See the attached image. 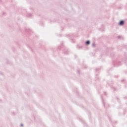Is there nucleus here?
Instances as JSON below:
<instances>
[{
    "instance_id": "1",
    "label": "nucleus",
    "mask_w": 127,
    "mask_h": 127,
    "mask_svg": "<svg viewBox=\"0 0 127 127\" xmlns=\"http://www.w3.org/2000/svg\"><path fill=\"white\" fill-rule=\"evenodd\" d=\"M124 24H125V21L124 20L121 21L119 23V25H120V26L124 25Z\"/></svg>"
},
{
    "instance_id": "2",
    "label": "nucleus",
    "mask_w": 127,
    "mask_h": 127,
    "mask_svg": "<svg viewBox=\"0 0 127 127\" xmlns=\"http://www.w3.org/2000/svg\"><path fill=\"white\" fill-rule=\"evenodd\" d=\"M86 44H87V45H89V44H90V41H86Z\"/></svg>"
}]
</instances>
